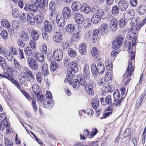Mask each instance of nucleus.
<instances>
[{"label":"nucleus","instance_id":"nucleus-1","mask_svg":"<svg viewBox=\"0 0 146 146\" xmlns=\"http://www.w3.org/2000/svg\"><path fill=\"white\" fill-rule=\"evenodd\" d=\"M92 13L95 14L91 19L92 22L94 24H97L101 21L102 16L103 15L104 12L102 9L96 5L92 7Z\"/></svg>","mask_w":146,"mask_h":146},{"label":"nucleus","instance_id":"nucleus-2","mask_svg":"<svg viewBox=\"0 0 146 146\" xmlns=\"http://www.w3.org/2000/svg\"><path fill=\"white\" fill-rule=\"evenodd\" d=\"M92 72L93 76L96 77L99 74H102L104 72V66L103 63L101 62L98 63L97 66L94 64H92L91 66Z\"/></svg>","mask_w":146,"mask_h":146},{"label":"nucleus","instance_id":"nucleus-3","mask_svg":"<svg viewBox=\"0 0 146 146\" xmlns=\"http://www.w3.org/2000/svg\"><path fill=\"white\" fill-rule=\"evenodd\" d=\"M29 68L31 69L36 71L38 68V65L37 61L34 59L30 58L27 60Z\"/></svg>","mask_w":146,"mask_h":146},{"label":"nucleus","instance_id":"nucleus-4","mask_svg":"<svg viewBox=\"0 0 146 146\" xmlns=\"http://www.w3.org/2000/svg\"><path fill=\"white\" fill-rule=\"evenodd\" d=\"M124 18L127 21L132 20L135 19H133L135 15L134 11L131 9L125 11L124 13Z\"/></svg>","mask_w":146,"mask_h":146},{"label":"nucleus","instance_id":"nucleus-5","mask_svg":"<svg viewBox=\"0 0 146 146\" xmlns=\"http://www.w3.org/2000/svg\"><path fill=\"white\" fill-rule=\"evenodd\" d=\"M53 55L54 59L56 61H59L63 58V53L61 49H56L53 52Z\"/></svg>","mask_w":146,"mask_h":146},{"label":"nucleus","instance_id":"nucleus-6","mask_svg":"<svg viewBox=\"0 0 146 146\" xmlns=\"http://www.w3.org/2000/svg\"><path fill=\"white\" fill-rule=\"evenodd\" d=\"M131 26L133 27V29L134 31L138 33L139 31L140 28L143 25V23H141L140 24H138L137 23V20L133 19L130 22Z\"/></svg>","mask_w":146,"mask_h":146},{"label":"nucleus","instance_id":"nucleus-7","mask_svg":"<svg viewBox=\"0 0 146 146\" xmlns=\"http://www.w3.org/2000/svg\"><path fill=\"white\" fill-rule=\"evenodd\" d=\"M134 67L132 66V62H130L129 64L127 71L123 75L124 77V79H125V78H129L131 75L132 73L134 71Z\"/></svg>","mask_w":146,"mask_h":146},{"label":"nucleus","instance_id":"nucleus-8","mask_svg":"<svg viewBox=\"0 0 146 146\" xmlns=\"http://www.w3.org/2000/svg\"><path fill=\"white\" fill-rule=\"evenodd\" d=\"M33 3L38 4V7L40 8L44 9L46 4L48 3V0H31Z\"/></svg>","mask_w":146,"mask_h":146},{"label":"nucleus","instance_id":"nucleus-9","mask_svg":"<svg viewBox=\"0 0 146 146\" xmlns=\"http://www.w3.org/2000/svg\"><path fill=\"white\" fill-rule=\"evenodd\" d=\"M42 72L43 75L46 76L49 74L48 65L45 63H42L40 65Z\"/></svg>","mask_w":146,"mask_h":146},{"label":"nucleus","instance_id":"nucleus-10","mask_svg":"<svg viewBox=\"0 0 146 146\" xmlns=\"http://www.w3.org/2000/svg\"><path fill=\"white\" fill-rule=\"evenodd\" d=\"M65 18L62 17L61 15H58L56 16L55 21L58 27H62L65 25Z\"/></svg>","mask_w":146,"mask_h":146},{"label":"nucleus","instance_id":"nucleus-11","mask_svg":"<svg viewBox=\"0 0 146 146\" xmlns=\"http://www.w3.org/2000/svg\"><path fill=\"white\" fill-rule=\"evenodd\" d=\"M24 9L26 11L36 12L38 11V8L37 5L35 4H26L25 5Z\"/></svg>","mask_w":146,"mask_h":146},{"label":"nucleus","instance_id":"nucleus-12","mask_svg":"<svg viewBox=\"0 0 146 146\" xmlns=\"http://www.w3.org/2000/svg\"><path fill=\"white\" fill-rule=\"evenodd\" d=\"M62 36L60 32H56L54 33L53 35V40L57 43H60L62 41Z\"/></svg>","mask_w":146,"mask_h":146},{"label":"nucleus","instance_id":"nucleus-13","mask_svg":"<svg viewBox=\"0 0 146 146\" xmlns=\"http://www.w3.org/2000/svg\"><path fill=\"white\" fill-rule=\"evenodd\" d=\"M33 56L38 62H42L44 60V57L43 55L39 53L37 50L33 53Z\"/></svg>","mask_w":146,"mask_h":146},{"label":"nucleus","instance_id":"nucleus-14","mask_svg":"<svg viewBox=\"0 0 146 146\" xmlns=\"http://www.w3.org/2000/svg\"><path fill=\"white\" fill-rule=\"evenodd\" d=\"M118 6L119 10L124 11L128 7V3L126 1H121L118 3Z\"/></svg>","mask_w":146,"mask_h":146},{"label":"nucleus","instance_id":"nucleus-15","mask_svg":"<svg viewBox=\"0 0 146 146\" xmlns=\"http://www.w3.org/2000/svg\"><path fill=\"white\" fill-rule=\"evenodd\" d=\"M100 100L102 105H111L112 103V100L110 95L107 96L105 99L103 98H100Z\"/></svg>","mask_w":146,"mask_h":146},{"label":"nucleus","instance_id":"nucleus-16","mask_svg":"<svg viewBox=\"0 0 146 146\" xmlns=\"http://www.w3.org/2000/svg\"><path fill=\"white\" fill-rule=\"evenodd\" d=\"M109 26L106 23H102L101 26V28L99 29V34L102 35L106 33L108 29Z\"/></svg>","mask_w":146,"mask_h":146},{"label":"nucleus","instance_id":"nucleus-17","mask_svg":"<svg viewBox=\"0 0 146 146\" xmlns=\"http://www.w3.org/2000/svg\"><path fill=\"white\" fill-rule=\"evenodd\" d=\"M62 14L63 17L66 19H68L71 15V11L69 7H64L62 10Z\"/></svg>","mask_w":146,"mask_h":146},{"label":"nucleus","instance_id":"nucleus-18","mask_svg":"<svg viewBox=\"0 0 146 146\" xmlns=\"http://www.w3.org/2000/svg\"><path fill=\"white\" fill-rule=\"evenodd\" d=\"M118 21L115 19H113L110 21V27L113 31H115L117 29Z\"/></svg>","mask_w":146,"mask_h":146},{"label":"nucleus","instance_id":"nucleus-19","mask_svg":"<svg viewBox=\"0 0 146 146\" xmlns=\"http://www.w3.org/2000/svg\"><path fill=\"white\" fill-rule=\"evenodd\" d=\"M19 76L21 78H20L19 82L22 84L24 83L25 80L30 81V79L29 77L27 75L25 72H21L20 73Z\"/></svg>","mask_w":146,"mask_h":146},{"label":"nucleus","instance_id":"nucleus-20","mask_svg":"<svg viewBox=\"0 0 146 146\" xmlns=\"http://www.w3.org/2000/svg\"><path fill=\"white\" fill-rule=\"evenodd\" d=\"M83 74L84 77L86 79H89L90 77V72L88 65L86 64L83 70Z\"/></svg>","mask_w":146,"mask_h":146},{"label":"nucleus","instance_id":"nucleus-21","mask_svg":"<svg viewBox=\"0 0 146 146\" xmlns=\"http://www.w3.org/2000/svg\"><path fill=\"white\" fill-rule=\"evenodd\" d=\"M48 100V99H44L43 101V104L45 108L50 109L53 106L54 103L52 100L49 101Z\"/></svg>","mask_w":146,"mask_h":146},{"label":"nucleus","instance_id":"nucleus-22","mask_svg":"<svg viewBox=\"0 0 146 146\" xmlns=\"http://www.w3.org/2000/svg\"><path fill=\"white\" fill-rule=\"evenodd\" d=\"M49 12L50 14L48 16L49 19L52 23H54L56 20V16L58 15H57L56 11H49Z\"/></svg>","mask_w":146,"mask_h":146},{"label":"nucleus","instance_id":"nucleus-23","mask_svg":"<svg viewBox=\"0 0 146 146\" xmlns=\"http://www.w3.org/2000/svg\"><path fill=\"white\" fill-rule=\"evenodd\" d=\"M85 89L86 92L90 96H92L94 95L93 90L91 85L89 84H87L85 86Z\"/></svg>","mask_w":146,"mask_h":146},{"label":"nucleus","instance_id":"nucleus-24","mask_svg":"<svg viewBox=\"0 0 146 146\" xmlns=\"http://www.w3.org/2000/svg\"><path fill=\"white\" fill-rule=\"evenodd\" d=\"M86 44L85 42L81 43L79 45V51L82 54H85L87 52Z\"/></svg>","mask_w":146,"mask_h":146},{"label":"nucleus","instance_id":"nucleus-25","mask_svg":"<svg viewBox=\"0 0 146 146\" xmlns=\"http://www.w3.org/2000/svg\"><path fill=\"white\" fill-rule=\"evenodd\" d=\"M44 27L45 31L47 32L50 33L52 30V26L48 21H45L44 22Z\"/></svg>","mask_w":146,"mask_h":146},{"label":"nucleus","instance_id":"nucleus-26","mask_svg":"<svg viewBox=\"0 0 146 146\" xmlns=\"http://www.w3.org/2000/svg\"><path fill=\"white\" fill-rule=\"evenodd\" d=\"M74 19L76 23L79 24H82L84 21L83 16L79 13L76 14L74 17Z\"/></svg>","mask_w":146,"mask_h":146},{"label":"nucleus","instance_id":"nucleus-27","mask_svg":"<svg viewBox=\"0 0 146 146\" xmlns=\"http://www.w3.org/2000/svg\"><path fill=\"white\" fill-rule=\"evenodd\" d=\"M27 21L31 25H33L35 23V16L31 13H29L27 15Z\"/></svg>","mask_w":146,"mask_h":146},{"label":"nucleus","instance_id":"nucleus-28","mask_svg":"<svg viewBox=\"0 0 146 146\" xmlns=\"http://www.w3.org/2000/svg\"><path fill=\"white\" fill-rule=\"evenodd\" d=\"M81 11L86 13H88L90 11L92 12V8L88 6L87 4L84 3L82 5Z\"/></svg>","mask_w":146,"mask_h":146},{"label":"nucleus","instance_id":"nucleus-29","mask_svg":"<svg viewBox=\"0 0 146 146\" xmlns=\"http://www.w3.org/2000/svg\"><path fill=\"white\" fill-rule=\"evenodd\" d=\"M81 3L78 1L74 3L71 6L72 9L74 11H77L80 9H81Z\"/></svg>","mask_w":146,"mask_h":146},{"label":"nucleus","instance_id":"nucleus-30","mask_svg":"<svg viewBox=\"0 0 146 146\" xmlns=\"http://www.w3.org/2000/svg\"><path fill=\"white\" fill-rule=\"evenodd\" d=\"M92 108L95 110L98 109L99 107V101L96 98H93L91 102Z\"/></svg>","mask_w":146,"mask_h":146},{"label":"nucleus","instance_id":"nucleus-31","mask_svg":"<svg viewBox=\"0 0 146 146\" xmlns=\"http://www.w3.org/2000/svg\"><path fill=\"white\" fill-rule=\"evenodd\" d=\"M137 33V32L135 31L134 30L133 31V28L131 30L129 31L127 33V37L128 39L131 40L132 39L134 38V37H137L136 34Z\"/></svg>","mask_w":146,"mask_h":146},{"label":"nucleus","instance_id":"nucleus-32","mask_svg":"<svg viewBox=\"0 0 146 146\" xmlns=\"http://www.w3.org/2000/svg\"><path fill=\"white\" fill-rule=\"evenodd\" d=\"M71 46V43L70 41H65L62 43V48L63 50L66 51L68 49L70 48Z\"/></svg>","mask_w":146,"mask_h":146},{"label":"nucleus","instance_id":"nucleus-33","mask_svg":"<svg viewBox=\"0 0 146 146\" xmlns=\"http://www.w3.org/2000/svg\"><path fill=\"white\" fill-rule=\"evenodd\" d=\"M77 78L79 85L80 84L81 86H86V81L82 77V74H80L78 75L77 77Z\"/></svg>","mask_w":146,"mask_h":146},{"label":"nucleus","instance_id":"nucleus-34","mask_svg":"<svg viewBox=\"0 0 146 146\" xmlns=\"http://www.w3.org/2000/svg\"><path fill=\"white\" fill-rule=\"evenodd\" d=\"M23 70L27 73L30 78L33 80H34L35 78L32 72L27 67L24 66L23 68Z\"/></svg>","mask_w":146,"mask_h":146},{"label":"nucleus","instance_id":"nucleus-35","mask_svg":"<svg viewBox=\"0 0 146 146\" xmlns=\"http://www.w3.org/2000/svg\"><path fill=\"white\" fill-rule=\"evenodd\" d=\"M20 38L22 40L27 41L29 39V35L27 33L22 31L20 33Z\"/></svg>","mask_w":146,"mask_h":146},{"label":"nucleus","instance_id":"nucleus-36","mask_svg":"<svg viewBox=\"0 0 146 146\" xmlns=\"http://www.w3.org/2000/svg\"><path fill=\"white\" fill-rule=\"evenodd\" d=\"M32 90L36 96H38L39 94V86L37 84H34L32 85Z\"/></svg>","mask_w":146,"mask_h":146},{"label":"nucleus","instance_id":"nucleus-37","mask_svg":"<svg viewBox=\"0 0 146 146\" xmlns=\"http://www.w3.org/2000/svg\"><path fill=\"white\" fill-rule=\"evenodd\" d=\"M74 26L72 24H69L66 25L65 28L66 31L69 34L73 33L74 31Z\"/></svg>","mask_w":146,"mask_h":146},{"label":"nucleus","instance_id":"nucleus-38","mask_svg":"<svg viewBox=\"0 0 146 146\" xmlns=\"http://www.w3.org/2000/svg\"><path fill=\"white\" fill-rule=\"evenodd\" d=\"M31 35L32 38L36 41L39 38L40 35L37 31L35 30H33L31 32Z\"/></svg>","mask_w":146,"mask_h":146},{"label":"nucleus","instance_id":"nucleus-39","mask_svg":"<svg viewBox=\"0 0 146 146\" xmlns=\"http://www.w3.org/2000/svg\"><path fill=\"white\" fill-rule=\"evenodd\" d=\"M12 28L16 31L20 29V23L19 21L17 20L13 21L12 22Z\"/></svg>","mask_w":146,"mask_h":146},{"label":"nucleus","instance_id":"nucleus-40","mask_svg":"<svg viewBox=\"0 0 146 146\" xmlns=\"http://www.w3.org/2000/svg\"><path fill=\"white\" fill-rule=\"evenodd\" d=\"M1 23L2 27L5 28H8L10 27V24L9 22L5 19L1 20Z\"/></svg>","mask_w":146,"mask_h":146},{"label":"nucleus","instance_id":"nucleus-41","mask_svg":"<svg viewBox=\"0 0 146 146\" xmlns=\"http://www.w3.org/2000/svg\"><path fill=\"white\" fill-rule=\"evenodd\" d=\"M138 12L141 15H143L146 13V6L145 5L140 6L138 9Z\"/></svg>","mask_w":146,"mask_h":146},{"label":"nucleus","instance_id":"nucleus-42","mask_svg":"<svg viewBox=\"0 0 146 146\" xmlns=\"http://www.w3.org/2000/svg\"><path fill=\"white\" fill-rule=\"evenodd\" d=\"M57 67V66L56 62L54 60H52L50 65V70L52 72L56 70Z\"/></svg>","mask_w":146,"mask_h":146},{"label":"nucleus","instance_id":"nucleus-43","mask_svg":"<svg viewBox=\"0 0 146 146\" xmlns=\"http://www.w3.org/2000/svg\"><path fill=\"white\" fill-rule=\"evenodd\" d=\"M92 54L94 57H97L100 54L97 49L95 47H93L91 51Z\"/></svg>","mask_w":146,"mask_h":146},{"label":"nucleus","instance_id":"nucleus-44","mask_svg":"<svg viewBox=\"0 0 146 146\" xmlns=\"http://www.w3.org/2000/svg\"><path fill=\"white\" fill-rule=\"evenodd\" d=\"M68 54L70 57H74L77 55V52L72 48H69L68 50Z\"/></svg>","mask_w":146,"mask_h":146},{"label":"nucleus","instance_id":"nucleus-45","mask_svg":"<svg viewBox=\"0 0 146 146\" xmlns=\"http://www.w3.org/2000/svg\"><path fill=\"white\" fill-rule=\"evenodd\" d=\"M35 51L33 50V51L29 47H26L24 49L25 54L28 56H31L32 54V52H34Z\"/></svg>","mask_w":146,"mask_h":146},{"label":"nucleus","instance_id":"nucleus-46","mask_svg":"<svg viewBox=\"0 0 146 146\" xmlns=\"http://www.w3.org/2000/svg\"><path fill=\"white\" fill-rule=\"evenodd\" d=\"M56 5L55 3L53 1H51L49 5V11H56Z\"/></svg>","mask_w":146,"mask_h":146},{"label":"nucleus","instance_id":"nucleus-47","mask_svg":"<svg viewBox=\"0 0 146 146\" xmlns=\"http://www.w3.org/2000/svg\"><path fill=\"white\" fill-rule=\"evenodd\" d=\"M114 101H116L118 100L120 97L119 91L117 90H116L113 93Z\"/></svg>","mask_w":146,"mask_h":146},{"label":"nucleus","instance_id":"nucleus-48","mask_svg":"<svg viewBox=\"0 0 146 146\" xmlns=\"http://www.w3.org/2000/svg\"><path fill=\"white\" fill-rule=\"evenodd\" d=\"M114 41H116L117 43L119 44L120 46L122 44L123 42V38L120 35L117 36L115 38Z\"/></svg>","mask_w":146,"mask_h":146},{"label":"nucleus","instance_id":"nucleus-49","mask_svg":"<svg viewBox=\"0 0 146 146\" xmlns=\"http://www.w3.org/2000/svg\"><path fill=\"white\" fill-rule=\"evenodd\" d=\"M72 83L73 88L76 90H78L80 87V85L77 79L74 80H73Z\"/></svg>","mask_w":146,"mask_h":146},{"label":"nucleus","instance_id":"nucleus-50","mask_svg":"<svg viewBox=\"0 0 146 146\" xmlns=\"http://www.w3.org/2000/svg\"><path fill=\"white\" fill-rule=\"evenodd\" d=\"M14 64L15 69L18 71H21L22 68L20 64L15 59H14Z\"/></svg>","mask_w":146,"mask_h":146},{"label":"nucleus","instance_id":"nucleus-51","mask_svg":"<svg viewBox=\"0 0 146 146\" xmlns=\"http://www.w3.org/2000/svg\"><path fill=\"white\" fill-rule=\"evenodd\" d=\"M71 71L74 72H76L78 71V68L76 64L72 63L70 66Z\"/></svg>","mask_w":146,"mask_h":146},{"label":"nucleus","instance_id":"nucleus-52","mask_svg":"<svg viewBox=\"0 0 146 146\" xmlns=\"http://www.w3.org/2000/svg\"><path fill=\"white\" fill-rule=\"evenodd\" d=\"M118 8L116 5L113 6L112 10L111 12L112 14L114 15H117L119 13Z\"/></svg>","mask_w":146,"mask_h":146},{"label":"nucleus","instance_id":"nucleus-53","mask_svg":"<svg viewBox=\"0 0 146 146\" xmlns=\"http://www.w3.org/2000/svg\"><path fill=\"white\" fill-rule=\"evenodd\" d=\"M112 74L111 72H107L106 74L104 79L108 81H111L112 78Z\"/></svg>","mask_w":146,"mask_h":146},{"label":"nucleus","instance_id":"nucleus-54","mask_svg":"<svg viewBox=\"0 0 146 146\" xmlns=\"http://www.w3.org/2000/svg\"><path fill=\"white\" fill-rule=\"evenodd\" d=\"M5 55V58L7 59L8 60L11 61L13 59V56L10 51L8 52L7 50V52Z\"/></svg>","mask_w":146,"mask_h":146},{"label":"nucleus","instance_id":"nucleus-55","mask_svg":"<svg viewBox=\"0 0 146 146\" xmlns=\"http://www.w3.org/2000/svg\"><path fill=\"white\" fill-rule=\"evenodd\" d=\"M36 79L38 82L40 84L42 81V74L40 72H37L36 74Z\"/></svg>","mask_w":146,"mask_h":146},{"label":"nucleus","instance_id":"nucleus-56","mask_svg":"<svg viewBox=\"0 0 146 146\" xmlns=\"http://www.w3.org/2000/svg\"><path fill=\"white\" fill-rule=\"evenodd\" d=\"M4 143L5 145L7 146H12L13 143L7 137H5L4 139Z\"/></svg>","mask_w":146,"mask_h":146},{"label":"nucleus","instance_id":"nucleus-57","mask_svg":"<svg viewBox=\"0 0 146 146\" xmlns=\"http://www.w3.org/2000/svg\"><path fill=\"white\" fill-rule=\"evenodd\" d=\"M0 35L1 37L4 39H7L8 34L5 30H3L0 33Z\"/></svg>","mask_w":146,"mask_h":146},{"label":"nucleus","instance_id":"nucleus-58","mask_svg":"<svg viewBox=\"0 0 146 146\" xmlns=\"http://www.w3.org/2000/svg\"><path fill=\"white\" fill-rule=\"evenodd\" d=\"M83 111L85 113H87L88 115H90V116L92 115L94 113L92 109L90 108H87L86 111L83 110Z\"/></svg>","mask_w":146,"mask_h":146},{"label":"nucleus","instance_id":"nucleus-59","mask_svg":"<svg viewBox=\"0 0 146 146\" xmlns=\"http://www.w3.org/2000/svg\"><path fill=\"white\" fill-rule=\"evenodd\" d=\"M103 88L104 91H106L108 92H111L112 91V86L109 84L104 86Z\"/></svg>","mask_w":146,"mask_h":146},{"label":"nucleus","instance_id":"nucleus-60","mask_svg":"<svg viewBox=\"0 0 146 146\" xmlns=\"http://www.w3.org/2000/svg\"><path fill=\"white\" fill-rule=\"evenodd\" d=\"M145 96V95L142 94L141 96L139 97V98L138 99L137 101V105L138 107L140 106H141V104L143 100V99Z\"/></svg>","mask_w":146,"mask_h":146},{"label":"nucleus","instance_id":"nucleus-61","mask_svg":"<svg viewBox=\"0 0 146 146\" xmlns=\"http://www.w3.org/2000/svg\"><path fill=\"white\" fill-rule=\"evenodd\" d=\"M29 45L30 47L35 50H36V43L32 40H30L29 42Z\"/></svg>","mask_w":146,"mask_h":146},{"label":"nucleus","instance_id":"nucleus-62","mask_svg":"<svg viewBox=\"0 0 146 146\" xmlns=\"http://www.w3.org/2000/svg\"><path fill=\"white\" fill-rule=\"evenodd\" d=\"M3 74H1L2 76L0 77V78H2L3 77L10 80L12 78V77L11 76L9 75L7 73L5 72H3Z\"/></svg>","mask_w":146,"mask_h":146},{"label":"nucleus","instance_id":"nucleus-63","mask_svg":"<svg viewBox=\"0 0 146 146\" xmlns=\"http://www.w3.org/2000/svg\"><path fill=\"white\" fill-rule=\"evenodd\" d=\"M19 89H20L21 85L18 82L15 80L13 78L10 80Z\"/></svg>","mask_w":146,"mask_h":146},{"label":"nucleus","instance_id":"nucleus-64","mask_svg":"<svg viewBox=\"0 0 146 146\" xmlns=\"http://www.w3.org/2000/svg\"><path fill=\"white\" fill-rule=\"evenodd\" d=\"M41 51L44 54H46L47 51V47L46 45L45 44H43L42 46L41 49Z\"/></svg>","mask_w":146,"mask_h":146}]
</instances>
